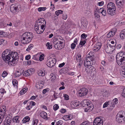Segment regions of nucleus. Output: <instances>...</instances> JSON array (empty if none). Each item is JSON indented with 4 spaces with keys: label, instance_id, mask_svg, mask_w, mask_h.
Segmentation results:
<instances>
[{
    "label": "nucleus",
    "instance_id": "1",
    "mask_svg": "<svg viewBox=\"0 0 125 125\" xmlns=\"http://www.w3.org/2000/svg\"><path fill=\"white\" fill-rule=\"evenodd\" d=\"M8 57L6 63L9 65H13V64H16L19 60V56L17 53L16 52H11L10 55Z\"/></svg>",
    "mask_w": 125,
    "mask_h": 125
},
{
    "label": "nucleus",
    "instance_id": "2",
    "mask_svg": "<svg viewBox=\"0 0 125 125\" xmlns=\"http://www.w3.org/2000/svg\"><path fill=\"white\" fill-rule=\"evenodd\" d=\"M33 35L31 32H26L22 36V39L21 40L22 43L25 44L30 42L33 37Z\"/></svg>",
    "mask_w": 125,
    "mask_h": 125
},
{
    "label": "nucleus",
    "instance_id": "3",
    "mask_svg": "<svg viewBox=\"0 0 125 125\" xmlns=\"http://www.w3.org/2000/svg\"><path fill=\"white\" fill-rule=\"evenodd\" d=\"M116 59L117 64L120 66L125 63V52L121 51L117 53L116 56Z\"/></svg>",
    "mask_w": 125,
    "mask_h": 125
},
{
    "label": "nucleus",
    "instance_id": "4",
    "mask_svg": "<svg viewBox=\"0 0 125 125\" xmlns=\"http://www.w3.org/2000/svg\"><path fill=\"white\" fill-rule=\"evenodd\" d=\"M21 6L18 3H14L11 5L10 7V11L14 14L17 13L20 9Z\"/></svg>",
    "mask_w": 125,
    "mask_h": 125
},
{
    "label": "nucleus",
    "instance_id": "5",
    "mask_svg": "<svg viewBox=\"0 0 125 125\" xmlns=\"http://www.w3.org/2000/svg\"><path fill=\"white\" fill-rule=\"evenodd\" d=\"M37 24H39V27H41V28L42 29H44L45 28L46 24V21L43 18H40L36 22Z\"/></svg>",
    "mask_w": 125,
    "mask_h": 125
},
{
    "label": "nucleus",
    "instance_id": "6",
    "mask_svg": "<svg viewBox=\"0 0 125 125\" xmlns=\"http://www.w3.org/2000/svg\"><path fill=\"white\" fill-rule=\"evenodd\" d=\"M56 60L55 58L50 57L48 59L46 62V64L49 67L51 68L55 64Z\"/></svg>",
    "mask_w": 125,
    "mask_h": 125
},
{
    "label": "nucleus",
    "instance_id": "7",
    "mask_svg": "<svg viewBox=\"0 0 125 125\" xmlns=\"http://www.w3.org/2000/svg\"><path fill=\"white\" fill-rule=\"evenodd\" d=\"M10 51L8 49H6L4 51L2 54V57L4 61L6 63L8 60V57L10 55Z\"/></svg>",
    "mask_w": 125,
    "mask_h": 125
},
{
    "label": "nucleus",
    "instance_id": "8",
    "mask_svg": "<svg viewBox=\"0 0 125 125\" xmlns=\"http://www.w3.org/2000/svg\"><path fill=\"white\" fill-rule=\"evenodd\" d=\"M115 2L119 10H121V12H123V9L124 8V0H115Z\"/></svg>",
    "mask_w": 125,
    "mask_h": 125
},
{
    "label": "nucleus",
    "instance_id": "9",
    "mask_svg": "<svg viewBox=\"0 0 125 125\" xmlns=\"http://www.w3.org/2000/svg\"><path fill=\"white\" fill-rule=\"evenodd\" d=\"M54 47L56 49L61 50L63 47V42L59 41H54Z\"/></svg>",
    "mask_w": 125,
    "mask_h": 125
},
{
    "label": "nucleus",
    "instance_id": "10",
    "mask_svg": "<svg viewBox=\"0 0 125 125\" xmlns=\"http://www.w3.org/2000/svg\"><path fill=\"white\" fill-rule=\"evenodd\" d=\"M94 125H103V119L100 117H97L95 118L93 122Z\"/></svg>",
    "mask_w": 125,
    "mask_h": 125
},
{
    "label": "nucleus",
    "instance_id": "11",
    "mask_svg": "<svg viewBox=\"0 0 125 125\" xmlns=\"http://www.w3.org/2000/svg\"><path fill=\"white\" fill-rule=\"evenodd\" d=\"M88 93V90L87 89L85 88H81L78 93V95L82 97Z\"/></svg>",
    "mask_w": 125,
    "mask_h": 125
},
{
    "label": "nucleus",
    "instance_id": "12",
    "mask_svg": "<svg viewBox=\"0 0 125 125\" xmlns=\"http://www.w3.org/2000/svg\"><path fill=\"white\" fill-rule=\"evenodd\" d=\"M124 111H120L116 115V121L119 123L122 122L123 117L122 114Z\"/></svg>",
    "mask_w": 125,
    "mask_h": 125
},
{
    "label": "nucleus",
    "instance_id": "13",
    "mask_svg": "<svg viewBox=\"0 0 125 125\" xmlns=\"http://www.w3.org/2000/svg\"><path fill=\"white\" fill-rule=\"evenodd\" d=\"M115 48L114 45H111L110 44H109L105 47L104 49L107 53H110L111 52L113 51Z\"/></svg>",
    "mask_w": 125,
    "mask_h": 125
},
{
    "label": "nucleus",
    "instance_id": "14",
    "mask_svg": "<svg viewBox=\"0 0 125 125\" xmlns=\"http://www.w3.org/2000/svg\"><path fill=\"white\" fill-rule=\"evenodd\" d=\"M95 69L94 67V66L92 65L85 67V71L87 74L92 72H95Z\"/></svg>",
    "mask_w": 125,
    "mask_h": 125
},
{
    "label": "nucleus",
    "instance_id": "15",
    "mask_svg": "<svg viewBox=\"0 0 125 125\" xmlns=\"http://www.w3.org/2000/svg\"><path fill=\"white\" fill-rule=\"evenodd\" d=\"M80 103L79 101H75L71 102V105L73 108H78L80 104Z\"/></svg>",
    "mask_w": 125,
    "mask_h": 125
},
{
    "label": "nucleus",
    "instance_id": "16",
    "mask_svg": "<svg viewBox=\"0 0 125 125\" xmlns=\"http://www.w3.org/2000/svg\"><path fill=\"white\" fill-rule=\"evenodd\" d=\"M101 44L100 42H98L95 44L93 48V51H97L101 47Z\"/></svg>",
    "mask_w": 125,
    "mask_h": 125
},
{
    "label": "nucleus",
    "instance_id": "17",
    "mask_svg": "<svg viewBox=\"0 0 125 125\" xmlns=\"http://www.w3.org/2000/svg\"><path fill=\"white\" fill-rule=\"evenodd\" d=\"M43 86V82L40 81L37 82L35 87L37 89H39L42 88Z\"/></svg>",
    "mask_w": 125,
    "mask_h": 125
},
{
    "label": "nucleus",
    "instance_id": "18",
    "mask_svg": "<svg viewBox=\"0 0 125 125\" xmlns=\"http://www.w3.org/2000/svg\"><path fill=\"white\" fill-rule=\"evenodd\" d=\"M116 8L112 9H109L107 10V13L109 14H110L112 16L115 14Z\"/></svg>",
    "mask_w": 125,
    "mask_h": 125
},
{
    "label": "nucleus",
    "instance_id": "19",
    "mask_svg": "<svg viewBox=\"0 0 125 125\" xmlns=\"http://www.w3.org/2000/svg\"><path fill=\"white\" fill-rule=\"evenodd\" d=\"M85 107L84 111L86 112H90L93 109L92 104H90V105H89L88 106Z\"/></svg>",
    "mask_w": 125,
    "mask_h": 125
},
{
    "label": "nucleus",
    "instance_id": "20",
    "mask_svg": "<svg viewBox=\"0 0 125 125\" xmlns=\"http://www.w3.org/2000/svg\"><path fill=\"white\" fill-rule=\"evenodd\" d=\"M81 23L82 27L83 28V27L85 28L86 27L88 24V22L87 20L84 19L82 21Z\"/></svg>",
    "mask_w": 125,
    "mask_h": 125
},
{
    "label": "nucleus",
    "instance_id": "21",
    "mask_svg": "<svg viewBox=\"0 0 125 125\" xmlns=\"http://www.w3.org/2000/svg\"><path fill=\"white\" fill-rule=\"evenodd\" d=\"M82 105L83 107H86L89 105H90V102L86 99L83 100L82 102Z\"/></svg>",
    "mask_w": 125,
    "mask_h": 125
},
{
    "label": "nucleus",
    "instance_id": "22",
    "mask_svg": "<svg viewBox=\"0 0 125 125\" xmlns=\"http://www.w3.org/2000/svg\"><path fill=\"white\" fill-rule=\"evenodd\" d=\"M107 7L108 9H112V8L113 9L116 8L115 4L111 2L108 3L107 6Z\"/></svg>",
    "mask_w": 125,
    "mask_h": 125
},
{
    "label": "nucleus",
    "instance_id": "23",
    "mask_svg": "<svg viewBox=\"0 0 125 125\" xmlns=\"http://www.w3.org/2000/svg\"><path fill=\"white\" fill-rule=\"evenodd\" d=\"M118 103V101L117 99V98H115L113 100L112 102L111 103L110 106L113 107L116 104H117Z\"/></svg>",
    "mask_w": 125,
    "mask_h": 125
},
{
    "label": "nucleus",
    "instance_id": "24",
    "mask_svg": "<svg viewBox=\"0 0 125 125\" xmlns=\"http://www.w3.org/2000/svg\"><path fill=\"white\" fill-rule=\"evenodd\" d=\"M99 13H101L104 16H105L106 14V11L103 8H101L99 9Z\"/></svg>",
    "mask_w": 125,
    "mask_h": 125
},
{
    "label": "nucleus",
    "instance_id": "25",
    "mask_svg": "<svg viewBox=\"0 0 125 125\" xmlns=\"http://www.w3.org/2000/svg\"><path fill=\"white\" fill-rule=\"evenodd\" d=\"M12 121V119L10 118L7 119L6 118L4 122L5 125H10Z\"/></svg>",
    "mask_w": 125,
    "mask_h": 125
},
{
    "label": "nucleus",
    "instance_id": "26",
    "mask_svg": "<svg viewBox=\"0 0 125 125\" xmlns=\"http://www.w3.org/2000/svg\"><path fill=\"white\" fill-rule=\"evenodd\" d=\"M86 43V41L85 40H81V41L79 43V45H78L77 46L76 48V49H77V48L78 49L79 47L80 48L83 46Z\"/></svg>",
    "mask_w": 125,
    "mask_h": 125
},
{
    "label": "nucleus",
    "instance_id": "27",
    "mask_svg": "<svg viewBox=\"0 0 125 125\" xmlns=\"http://www.w3.org/2000/svg\"><path fill=\"white\" fill-rule=\"evenodd\" d=\"M40 115L42 118L46 119L47 117V113L44 112H42L40 113Z\"/></svg>",
    "mask_w": 125,
    "mask_h": 125
},
{
    "label": "nucleus",
    "instance_id": "28",
    "mask_svg": "<svg viewBox=\"0 0 125 125\" xmlns=\"http://www.w3.org/2000/svg\"><path fill=\"white\" fill-rule=\"evenodd\" d=\"M91 63L92 62L89 61V60H87L86 58V60H85L84 63V65L85 66H90V65L91 64Z\"/></svg>",
    "mask_w": 125,
    "mask_h": 125
},
{
    "label": "nucleus",
    "instance_id": "29",
    "mask_svg": "<svg viewBox=\"0 0 125 125\" xmlns=\"http://www.w3.org/2000/svg\"><path fill=\"white\" fill-rule=\"evenodd\" d=\"M10 35H9L8 32H0V36L5 37Z\"/></svg>",
    "mask_w": 125,
    "mask_h": 125
},
{
    "label": "nucleus",
    "instance_id": "30",
    "mask_svg": "<svg viewBox=\"0 0 125 125\" xmlns=\"http://www.w3.org/2000/svg\"><path fill=\"white\" fill-rule=\"evenodd\" d=\"M19 117L17 116L14 117L12 119L13 122L16 123H19L20 122V121L19 120Z\"/></svg>",
    "mask_w": 125,
    "mask_h": 125
},
{
    "label": "nucleus",
    "instance_id": "31",
    "mask_svg": "<svg viewBox=\"0 0 125 125\" xmlns=\"http://www.w3.org/2000/svg\"><path fill=\"white\" fill-rule=\"evenodd\" d=\"M30 120V118L28 116L25 117L22 120L23 123H26L27 122H29Z\"/></svg>",
    "mask_w": 125,
    "mask_h": 125
},
{
    "label": "nucleus",
    "instance_id": "32",
    "mask_svg": "<svg viewBox=\"0 0 125 125\" xmlns=\"http://www.w3.org/2000/svg\"><path fill=\"white\" fill-rule=\"evenodd\" d=\"M94 56L93 55H91V56H89L88 57H87L86 56V58L87 59V60H89V61H90L92 62L93 61H94Z\"/></svg>",
    "mask_w": 125,
    "mask_h": 125
},
{
    "label": "nucleus",
    "instance_id": "33",
    "mask_svg": "<svg viewBox=\"0 0 125 125\" xmlns=\"http://www.w3.org/2000/svg\"><path fill=\"white\" fill-rule=\"evenodd\" d=\"M116 32H109L107 34L108 38H110L114 36L116 33Z\"/></svg>",
    "mask_w": 125,
    "mask_h": 125
},
{
    "label": "nucleus",
    "instance_id": "34",
    "mask_svg": "<svg viewBox=\"0 0 125 125\" xmlns=\"http://www.w3.org/2000/svg\"><path fill=\"white\" fill-rule=\"evenodd\" d=\"M38 75L40 76H43L45 75V71L42 70H40L38 71Z\"/></svg>",
    "mask_w": 125,
    "mask_h": 125
},
{
    "label": "nucleus",
    "instance_id": "35",
    "mask_svg": "<svg viewBox=\"0 0 125 125\" xmlns=\"http://www.w3.org/2000/svg\"><path fill=\"white\" fill-rule=\"evenodd\" d=\"M120 38L122 39H123L125 38V32H122L120 34Z\"/></svg>",
    "mask_w": 125,
    "mask_h": 125
},
{
    "label": "nucleus",
    "instance_id": "36",
    "mask_svg": "<svg viewBox=\"0 0 125 125\" xmlns=\"http://www.w3.org/2000/svg\"><path fill=\"white\" fill-rule=\"evenodd\" d=\"M28 71H29L30 74L31 75L34 72L35 69L34 68H31L28 70Z\"/></svg>",
    "mask_w": 125,
    "mask_h": 125
},
{
    "label": "nucleus",
    "instance_id": "37",
    "mask_svg": "<svg viewBox=\"0 0 125 125\" xmlns=\"http://www.w3.org/2000/svg\"><path fill=\"white\" fill-rule=\"evenodd\" d=\"M63 13V11L61 10H58L56 11L55 12V14L57 16H58L60 14H62Z\"/></svg>",
    "mask_w": 125,
    "mask_h": 125
},
{
    "label": "nucleus",
    "instance_id": "38",
    "mask_svg": "<svg viewBox=\"0 0 125 125\" xmlns=\"http://www.w3.org/2000/svg\"><path fill=\"white\" fill-rule=\"evenodd\" d=\"M63 118L65 119L66 118L67 120H71L72 119V116H71L70 115H65L64 116Z\"/></svg>",
    "mask_w": 125,
    "mask_h": 125
},
{
    "label": "nucleus",
    "instance_id": "39",
    "mask_svg": "<svg viewBox=\"0 0 125 125\" xmlns=\"http://www.w3.org/2000/svg\"><path fill=\"white\" fill-rule=\"evenodd\" d=\"M0 25L2 27L4 28L7 26L6 24L5 21H2L0 23Z\"/></svg>",
    "mask_w": 125,
    "mask_h": 125
},
{
    "label": "nucleus",
    "instance_id": "40",
    "mask_svg": "<svg viewBox=\"0 0 125 125\" xmlns=\"http://www.w3.org/2000/svg\"><path fill=\"white\" fill-rule=\"evenodd\" d=\"M46 45L47 47V49H50L52 48V45L51 44H50L49 42L47 43Z\"/></svg>",
    "mask_w": 125,
    "mask_h": 125
},
{
    "label": "nucleus",
    "instance_id": "41",
    "mask_svg": "<svg viewBox=\"0 0 125 125\" xmlns=\"http://www.w3.org/2000/svg\"><path fill=\"white\" fill-rule=\"evenodd\" d=\"M27 90V88L26 89L24 88L20 92V94H23L26 93Z\"/></svg>",
    "mask_w": 125,
    "mask_h": 125
},
{
    "label": "nucleus",
    "instance_id": "42",
    "mask_svg": "<svg viewBox=\"0 0 125 125\" xmlns=\"http://www.w3.org/2000/svg\"><path fill=\"white\" fill-rule=\"evenodd\" d=\"M39 27V24L37 23H35L34 25V29L35 30V31H37L38 30Z\"/></svg>",
    "mask_w": 125,
    "mask_h": 125
},
{
    "label": "nucleus",
    "instance_id": "43",
    "mask_svg": "<svg viewBox=\"0 0 125 125\" xmlns=\"http://www.w3.org/2000/svg\"><path fill=\"white\" fill-rule=\"evenodd\" d=\"M47 9L46 7H40L38 8V10L39 11H44Z\"/></svg>",
    "mask_w": 125,
    "mask_h": 125
},
{
    "label": "nucleus",
    "instance_id": "44",
    "mask_svg": "<svg viewBox=\"0 0 125 125\" xmlns=\"http://www.w3.org/2000/svg\"><path fill=\"white\" fill-rule=\"evenodd\" d=\"M33 45L32 44H31L28 47V48L26 49V51H29L33 48Z\"/></svg>",
    "mask_w": 125,
    "mask_h": 125
},
{
    "label": "nucleus",
    "instance_id": "45",
    "mask_svg": "<svg viewBox=\"0 0 125 125\" xmlns=\"http://www.w3.org/2000/svg\"><path fill=\"white\" fill-rule=\"evenodd\" d=\"M23 75L24 76H28L31 75L29 73V71H28V70L25 71Z\"/></svg>",
    "mask_w": 125,
    "mask_h": 125
},
{
    "label": "nucleus",
    "instance_id": "46",
    "mask_svg": "<svg viewBox=\"0 0 125 125\" xmlns=\"http://www.w3.org/2000/svg\"><path fill=\"white\" fill-rule=\"evenodd\" d=\"M4 113L3 114H0V124L2 122L3 118L4 117Z\"/></svg>",
    "mask_w": 125,
    "mask_h": 125
},
{
    "label": "nucleus",
    "instance_id": "47",
    "mask_svg": "<svg viewBox=\"0 0 125 125\" xmlns=\"http://www.w3.org/2000/svg\"><path fill=\"white\" fill-rule=\"evenodd\" d=\"M21 73L19 71H16L15 73V76L16 77H19V76L21 75Z\"/></svg>",
    "mask_w": 125,
    "mask_h": 125
},
{
    "label": "nucleus",
    "instance_id": "48",
    "mask_svg": "<svg viewBox=\"0 0 125 125\" xmlns=\"http://www.w3.org/2000/svg\"><path fill=\"white\" fill-rule=\"evenodd\" d=\"M12 83L14 86H17L18 85V82L17 80H14L12 81Z\"/></svg>",
    "mask_w": 125,
    "mask_h": 125
},
{
    "label": "nucleus",
    "instance_id": "49",
    "mask_svg": "<svg viewBox=\"0 0 125 125\" xmlns=\"http://www.w3.org/2000/svg\"><path fill=\"white\" fill-rule=\"evenodd\" d=\"M76 59L77 62L82 61L81 60V56L80 55H77L76 57Z\"/></svg>",
    "mask_w": 125,
    "mask_h": 125
},
{
    "label": "nucleus",
    "instance_id": "50",
    "mask_svg": "<svg viewBox=\"0 0 125 125\" xmlns=\"http://www.w3.org/2000/svg\"><path fill=\"white\" fill-rule=\"evenodd\" d=\"M8 74V73L6 72L5 71H4L3 72V73L2 74V76L3 77H5Z\"/></svg>",
    "mask_w": 125,
    "mask_h": 125
},
{
    "label": "nucleus",
    "instance_id": "51",
    "mask_svg": "<svg viewBox=\"0 0 125 125\" xmlns=\"http://www.w3.org/2000/svg\"><path fill=\"white\" fill-rule=\"evenodd\" d=\"M59 106L57 104H55L53 106V109L54 111H56L59 108Z\"/></svg>",
    "mask_w": 125,
    "mask_h": 125
},
{
    "label": "nucleus",
    "instance_id": "52",
    "mask_svg": "<svg viewBox=\"0 0 125 125\" xmlns=\"http://www.w3.org/2000/svg\"><path fill=\"white\" fill-rule=\"evenodd\" d=\"M90 123L87 121H85L82 123L80 125H89Z\"/></svg>",
    "mask_w": 125,
    "mask_h": 125
},
{
    "label": "nucleus",
    "instance_id": "53",
    "mask_svg": "<svg viewBox=\"0 0 125 125\" xmlns=\"http://www.w3.org/2000/svg\"><path fill=\"white\" fill-rule=\"evenodd\" d=\"M63 123V121L62 120H60L57 122L56 125H61Z\"/></svg>",
    "mask_w": 125,
    "mask_h": 125
},
{
    "label": "nucleus",
    "instance_id": "54",
    "mask_svg": "<svg viewBox=\"0 0 125 125\" xmlns=\"http://www.w3.org/2000/svg\"><path fill=\"white\" fill-rule=\"evenodd\" d=\"M44 55L43 54L41 55L39 57V60L40 61H42L43 60L44 58Z\"/></svg>",
    "mask_w": 125,
    "mask_h": 125
},
{
    "label": "nucleus",
    "instance_id": "55",
    "mask_svg": "<svg viewBox=\"0 0 125 125\" xmlns=\"http://www.w3.org/2000/svg\"><path fill=\"white\" fill-rule=\"evenodd\" d=\"M76 46V44L74 43H72L71 45V48L72 49H74Z\"/></svg>",
    "mask_w": 125,
    "mask_h": 125
},
{
    "label": "nucleus",
    "instance_id": "56",
    "mask_svg": "<svg viewBox=\"0 0 125 125\" xmlns=\"http://www.w3.org/2000/svg\"><path fill=\"white\" fill-rule=\"evenodd\" d=\"M87 36V35L85 34L84 33H83L81 35V37L82 39H84L86 38Z\"/></svg>",
    "mask_w": 125,
    "mask_h": 125
},
{
    "label": "nucleus",
    "instance_id": "57",
    "mask_svg": "<svg viewBox=\"0 0 125 125\" xmlns=\"http://www.w3.org/2000/svg\"><path fill=\"white\" fill-rule=\"evenodd\" d=\"M38 120L37 119H35L33 121V125H37L38 123Z\"/></svg>",
    "mask_w": 125,
    "mask_h": 125
},
{
    "label": "nucleus",
    "instance_id": "58",
    "mask_svg": "<svg viewBox=\"0 0 125 125\" xmlns=\"http://www.w3.org/2000/svg\"><path fill=\"white\" fill-rule=\"evenodd\" d=\"M67 16L66 14L64 13L63 15L62 18L63 19L66 20L67 18Z\"/></svg>",
    "mask_w": 125,
    "mask_h": 125
},
{
    "label": "nucleus",
    "instance_id": "59",
    "mask_svg": "<svg viewBox=\"0 0 125 125\" xmlns=\"http://www.w3.org/2000/svg\"><path fill=\"white\" fill-rule=\"evenodd\" d=\"M109 105L108 103V102H106L103 105V108H104L107 106Z\"/></svg>",
    "mask_w": 125,
    "mask_h": 125
},
{
    "label": "nucleus",
    "instance_id": "60",
    "mask_svg": "<svg viewBox=\"0 0 125 125\" xmlns=\"http://www.w3.org/2000/svg\"><path fill=\"white\" fill-rule=\"evenodd\" d=\"M99 9L97 7H95V12L94 13H99Z\"/></svg>",
    "mask_w": 125,
    "mask_h": 125
},
{
    "label": "nucleus",
    "instance_id": "61",
    "mask_svg": "<svg viewBox=\"0 0 125 125\" xmlns=\"http://www.w3.org/2000/svg\"><path fill=\"white\" fill-rule=\"evenodd\" d=\"M31 55H28L26 56L25 57V59L27 60H28L31 58Z\"/></svg>",
    "mask_w": 125,
    "mask_h": 125
},
{
    "label": "nucleus",
    "instance_id": "62",
    "mask_svg": "<svg viewBox=\"0 0 125 125\" xmlns=\"http://www.w3.org/2000/svg\"><path fill=\"white\" fill-rule=\"evenodd\" d=\"M64 97L65 99V100H68L69 99V96L67 94H65L64 95Z\"/></svg>",
    "mask_w": 125,
    "mask_h": 125
},
{
    "label": "nucleus",
    "instance_id": "63",
    "mask_svg": "<svg viewBox=\"0 0 125 125\" xmlns=\"http://www.w3.org/2000/svg\"><path fill=\"white\" fill-rule=\"evenodd\" d=\"M60 111L61 113H64L66 112V111L65 109H62L60 110Z\"/></svg>",
    "mask_w": 125,
    "mask_h": 125
},
{
    "label": "nucleus",
    "instance_id": "64",
    "mask_svg": "<svg viewBox=\"0 0 125 125\" xmlns=\"http://www.w3.org/2000/svg\"><path fill=\"white\" fill-rule=\"evenodd\" d=\"M122 95L124 97H125V88L123 89V91L122 92Z\"/></svg>",
    "mask_w": 125,
    "mask_h": 125
}]
</instances>
